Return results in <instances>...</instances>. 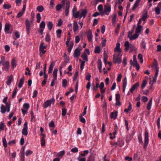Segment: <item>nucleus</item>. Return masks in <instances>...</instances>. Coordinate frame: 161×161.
I'll return each mask as SVG.
<instances>
[{"label":"nucleus","mask_w":161,"mask_h":161,"mask_svg":"<svg viewBox=\"0 0 161 161\" xmlns=\"http://www.w3.org/2000/svg\"><path fill=\"white\" fill-rule=\"evenodd\" d=\"M55 99L54 98H52L51 99L47 100L43 105V107L44 108H47L48 107H50L52 104L54 103Z\"/></svg>","instance_id":"f03ea898"},{"label":"nucleus","mask_w":161,"mask_h":161,"mask_svg":"<svg viewBox=\"0 0 161 161\" xmlns=\"http://www.w3.org/2000/svg\"><path fill=\"white\" fill-rule=\"evenodd\" d=\"M47 27L49 30L50 31L52 29L53 26V24L51 21H49L47 24Z\"/></svg>","instance_id":"412c9836"},{"label":"nucleus","mask_w":161,"mask_h":161,"mask_svg":"<svg viewBox=\"0 0 161 161\" xmlns=\"http://www.w3.org/2000/svg\"><path fill=\"white\" fill-rule=\"evenodd\" d=\"M13 80V75H11L9 77L8 80L7 81L6 84L8 85H9L11 84L12 81Z\"/></svg>","instance_id":"6ab92c4d"},{"label":"nucleus","mask_w":161,"mask_h":161,"mask_svg":"<svg viewBox=\"0 0 161 161\" xmlns=\"http://www.w3.org/2000/svg\"><path fill=\"white\" fill-rule=\"evenodd\" d=\"M72 13L75 18H79L80 19H81L80 18V13L79 11L77 12V11H72Z\"/></svg>","instance_id":"ddd939ff"},{"label":"nucleus","mask_w":161,"mask_h":161,"mask_svg":"<svg viewBox=\"0 0 161 161\" xmlns=\"http://www.w3.org/2000/svg\"><path fill=\"white\" fill-rule=\"evenodd\" d=\"M27 123L26 122H25L23 128L22 129V134L25 136H26L28 134V126Z\"/></svg>","instance_id":"0eeeda50"},{"label":"nucleus","mask_w":161,"mask_h":161,"mask_svg":"<svg viewBox=\"0 0 161 161\" xmlns=\"http://www.w3.org/2000/svg\"><path fill=\"white\" fill-rule=\"evenodd\" d=\"M124 120L125 122V125L126 127V130L127 131H128L129 130L128 121L127 120L125 119H124Z\"/></svg>","instance_id":"8fccbe9b"},{"label":"nucleus","mask_w":161,"mask_h":161,"mask_svg":"<svg viewBox=\"0 0 161 161\" xmlns=\"http://www.w3.org/2000/svg\"><path fill=\"white\" fill-rule=\"evenodd\" d=\"M111 8L110 5L108 4H107L105 6L104 9V10H110Z\"/></svg>","instance_id":"c03bdc74"},{"label":"nucleus","mask_w":161,"mask_h":161,"mask_svg":"<svg viewBox=\"0 0 161 161\" xmlns=\"http://www.w3.org/2000/svg\"><path fill=\"white\" fill-rule=\"evenodd\" d=\"M148 133L147 131H146L145 134V140L144 141V145L143 146L144 148H146L147 147L148 143Z\"/></svg>","instance_id":"39448f33"},{"label":"nucleus","mask_w":161,"mask_h":161,"mask_svg":"<svg viewBox=\"0 0 161 161\" xmlns=\"http://www.w3.org/2000/svg\"><path fill=\"white\" fill-rule=\"evenodd\" d=\"M62 116H64L65 115L66 113L67 109L66 108H62Z\"/></svg>","instance_id":"de8ad7c7"},{"label":"nucleus","mask_w":161,"mask_h":161,"mask_svg":"<svg viewBox=\"0 0 161 161\" xmlns=\"http://www.w3.org/2000/svg\"><path fill=\"white\" fill-rule=\"evenodd\" d=\"M3 145L4 147H7V143L6 139L5 138H3Z\"/></svg>","instance_id":"3c124183"},{"label":"nucleus","mask_w":161,"mask_h":161,"mask_svg":"<svg viewBox=\"0 0 161 161\" xmlns=\"http://www.w3.org/2000/svg\"><path fill=\"white\" fill-rule=\"evenodd\" d=\"M67 85V80L66 79H64L62 81V86L64 87H66Z\"/></svg>","instance_id":"79ce46f5"},{"label":"nucleus","mask_w":161,"mask_h":161,"mask_svg":"<svg viewBox=\"0 0 161 161\" xmlns=\"http://www.w3.org/2000/svg\"><path fill=\"white\" fill-rule=\"evenodd\" d=\"M152 102V98H151L149 100L147 107V108L148 110H149L150 109L151 107V105Z\"/></svg>","instance_id":"cd10ccee"},{"label":"nucleus","mask_w":161,"mask_h":161,"mask_svg":"<svg viewBox=\"0 0 161 161\" xmlns=\"http://www.w3.org/2000/svg\"><path fill=\"white\" fill-rule=\"evenodd\" d=\"M65 153V151L64 150L62 151L59 152L57 154V156L58 157V158L61 157L63 155H64Z\"/></svg>","instance_id":"c85d7f7f"},{"label":"nucleus","mask_w":161,"mask_h":161,"mask_svg":"<svg viewBox=\"0 0 161 161\" xmlns=\"http://www.w3.org/2000/svg\"><path fill=\"white\" fill-rule=\"evenodd\" d=\"M58 71L57 69L55 68L54 69L53 73V79L57 80Z\"/></svg>","instance_id":"a211bd4d"},{"label":"nucleus","mask_w":161,"mask_h":161,"mask_svg":"<svg viewBox=\"0 0 161 161\" xmlns=\"http://www.w3.org/2000/svg\"><path fill=\"white\" fill-rule=\"evenodd\" d=\"M120 44L118 42L116 44V46L114 50L115 52H118L119 53L122 52L121 49L120 48Z\"/></svg>","instance_id":"4468645a"},{"label":"nucleus","mask_w":161,"mask_h":161,"mask_svg":"<svg viewBox=\"0 0 161 161\" xmlns=\"http://www.w3.org/2000/svg\"><path fill=\"white\" fill-rule=\"evenodd\" d=\"M45 23L44 21H42L40 25V27L41 29H44L45 27Z\"/></svg>","instance_id":"c9c22d12"},{"label":"nucleus","mask_w":161,"mask_h":161,"mask_svg":"<svg viewBox=\"0 0 161 161\" xmlns=\"http://www.w3.org/2000/svg\"><path fill=\"white\" fill-rule=\"evenodd\" d=\"M17 87H15L14 88V91L13 92V93H12V97L13 98H14L15 97V96L16 95L17 91Z\"/></svg>","instance_id":"2f4dec72"},{"label":"nucleus","mask_w":161,"mask_h":161,"mask_svg":"<svg viewBox=\"0 0 161 161\" xmlns=\"http://www.w3.org/2000/svg\"><path fill=\"white\" fill-rule=\"evenodd\" d=\"M50 38L49 34L48 32L46 35L45 37V41L47 42H49L50 41Z\"/></svg>","instance_id":"72a5a7b5"},{"label":"nucleus","mask_w":161,"mask_h":161,"mask_svg":"<svg viewBox=\"0 0 161 161\" xmlns=\"http://www.w3.org/2000/svg\"><path fill=\"white\" fill-rule=\"evenodd\" d=\"M158 64L156 61L155 62L153 65V68L155 69V70L158 69Z\"/></svg>","instance_id":"e2e57ef3"},{"label":"nucleus","mask_w":161,"mask_h":161,"mask_svg":"<svg viewBox=\"0 0 161 161\" xmlns=\"http://www.w3.org/2000/svg\"><path fill=\"white\" fill-rule=\"evenodd\" d=\"M23 107L24 108L28 109L29 108L30 106L28 103H25L23 104Z\"/></svg>","instance_id":"69168bd1"},{"label":"nucleus","mask_w":161,"mask_h":161,"mask_svg":"<svg viewBox=\"0 0 161 161\" xmlns=\"http://www.w3.org/2000/svg\"><path fill=\"white\" fill-rule=\"evenodd\" d=\"M33 153V152L30 150H27L25 153V155L27 156L28 155H31Z\"/></svg>","instance_id":"680f3d73"},{"label":"nucleus","mask_w":161,"mask_h":161,"mask_svg":"<svg viewBox=\"0 0 161 161\" xmlns=\"http://www.w3.org/2000/svg\"><path fill=\"white\" fill-rule=\"evenodd\" d=\"M41 145L42 146H44L45 144V138H41Z\"/></svg>","instance_id":"6e6d98bb"},{"label":"nucleus","mask_w":161,"mask_h":161,"mask_svg":"<svg viewBox=\"0 0 161 161\" xmlns=\"http://www.w3.org/2000/svg\"><path fill=\"white\" fill-rule=\"evenodd\" d=\"M78 29V25L77 22L76 21L74 22L73 24V31L74 32H76Z\"/></svg>","instance_id":"f3484780"},{"label":"nucleus","mask_w":161,"mask_h":161,"mask_svg":"<svg viewBox=\"0 0 161 161\" xmlns=\"http://www.w3.org/2000/svg\"><path fill=\"white\" fill-rule=\"evenodd\" d=\"M140 1V0H137L135 3L132 9H135L138 6H139V3Z\"/></svg>","instance_id":"c756f323"},{"label":"nucleus","mask_w":161,"mask_h":161,"mask_svg":"<svg viewBox=\"0 0 161 161\" xmlns=\"http://www.w3.org/2000/svg\"><path fill=\"white\" fill-rule=\"evenodd\" d=\"M11 64L13 69L16 66V61L14 59H13L11 61Z\"/></svg>","instance_id":"b1692460"},{"label":"nucleus","mask_w":161,"mask_h":161,"mask_svg":"<svg viewBox=\"0 0 161 161\" xmlns=\"http://www.w3.org/2000/svg\"><path fill=\"white\" fill-rule=\"evenodd\" d=\"M142 26H137L136 29L135 34L131 35V40L137 38L142 30Z\"/></svg>","instance_id":"f257e3e1"},{"label":"nucleus","mask_w":161,"mask_h":161,"mask_svg":"<svg viewBox=\"0 0 161 161\" xmlns=\"http://www.w3.org/2000/svg\"><path fill=\"white\" fill-rule=\"evenodd\" d=\"M81 57L83 60H85L86 62L88 61L87 56L86 53H83L81 55Z\"/></svg>","instance_id":"a878e982"},{"label":"nucleus","mask_w":161,"mask_h":161,"mask_svg":"<svg viewBox=\"0 0 161 161\" xmlns=\"http://www.w3.org/2000/svg\"><path fill=\"white\" fill-rule=\"evenodd\" d=\"M133 61L132 64V65L135 67H136L137 70H139L140 69V65L139 64L137 63L136 57L135 55H134L133 56Z\"/></svg>","instance_id":"20e7f679"},{"label":"nucleus","mask_w":161,"mask_h":161,"mask_svg":"<svg viewBox=\"0 0 161 161\" xmlns=\"http://www.w3.org/2000/svg\"><path fill=\"white\" fill-rule=\"evenodd\" d=\"M73 43L72 42L70 43V45H69V46H68V51L69 53H70L71 52V50L73 47Z\"/></svg>","instance_id":"7c9ffc66"},{"label":"nucleus","mask_w":161,"mask_h":161,"mask_svg":"<svg viewBox=\"0 0 161 161\" xmlns=\"http://www.w3.org/2000/svg\"><path fill=\"white\" fill-rule=\"evenodd\" d=\"M54 65H55V62L54 61L52 62L49 66V69H52L53 70Z\"/></svg>","instance_id":"5fc2aeb1"},{"label":"nucleus","mask_w":161,"mask_h":161,"mask_svg":"<svg viewBox=\"0 0 161 161\" xmlns=\"http://www.w3.org/2000/svg\"><path fill=\"white\" fill-rule=\"evenodd\" d=\"M3 7L4 9H9L11 8V6L10 4H5L3 5Z\"/></svg>","instance_id":"a19ab883"},{"label":"nucleus","mask_w":161,"mask_h":161,"mask_svg":"<svg viewBox=\"0 0 161 161\" xmlns=\"http://www.w3.org/2000/svg\"><path fill=\"white\" fill-rule=\"evenodd\" d=\"M148 17V16L147 15V12H146L145 13L142 14L141 18L139 19L138 22L137 26H141L140 24L142 20L144 21L143 24H144L146 23V19Z\"/></svg>","instance_id":"7ed1b4c3"},{"label":"nucleus","mask_w":161,"mask_h":161,"mask_svg":"<svg viewBox=\"0 0 161 161\" xmlns=\"http://www.w3.org/2000/svg\"><path fill=\"white\" fill-rule=\"evenodd\" d=\"M2 65L3 66V67H2L3 70H4L6 71H8L10 67V64L9 62L6 61L5 62L4 64H3Z\"/></svg>","instance_id":"6e6552de"},{"label":"nucleus","mask_w":161,"mask_h":161,"mask_svg":"<svg viewBox=\"0 0 161 161\" xmlns=\"http://www.w3.org/2000/svg\"><path fill=\"white\" fill-rule=\"evenodd\" d=\"M100 48L99 47H96L94 50V52L95 53H98L100 52Z\"/></svg>","instance_id":"603ef678"},{"label":"nucleus","mask_w":161,"mask_h":161,"mask_svg":"<svg viewBox=\"0 0 161 161\" xmlns=\"http://www.w3.org/2000/svg\"><path fill=\"white\" fill-rule=\"evenodd\" d=\"M5 57L4 56H3L1 57V61H0V64H4L5 63Z\"/></svg>","instance_id":"052dcab7"},{"label":"nucleus","mask_w":161,"mask_h":161,"mask_svg":"<svg viewBox=\"0 0 161 161\" xmlns=\"http://www.w3.org/2000/svg\"><path fill=\"white\" fill-rule=\"evenodd\" d=\"M97 67L98 69H102V63L100 59H98L97 60Z\"/></svg>","instance_id":"4c0bfd02"},{"label":"nucleus","mask_w":161,"mask_h":161,"mask_svg":"<svg viewBox=\"0 0 161 161\" xmlns=\"http://www.w3.org/2000/svg\"><path fill=\"white\" fill-rule=\"evenodd\" d=\"M125 51H128L130 47V43L128 41L125 42Z\"/></svg>","instance_id":"393cba45"},{"label":"nucleus","mask_w":161,"mask_h":161,"mask_svg":"<svg viewBox=\"0 0 161 161\" xmlns=\"http://www.w3.org/2000/svg\"><path fill=\"white\" fill-rule=\"evenodd\" d=\"M131 110V103L129 102V104L128 106V108H125L124 110V112L127 113H128L129 111Z\"/></svg>","instance_id":"58836bf2"},{"label":"nucleus","mask_w":161,"mask_h":161,"mask_svg":"<svg viewBox=\"0 0 161 161\" xmlns=\"http://www.w3.org/2000/svg\"><path fill=\"white\" fill-rule=\"evenodd\" d=\"M1 112L2 114H4L6 111V107H5L3 104L2 105L0 108Z\"/></svg>","instance_id":"5701e85b"},{"label":"nucleus","mask_w":161,"mask_h":161,"mask_svg":"<svg viewBox=\"0 0 161 161\" xmlns=\"http://www.w3.org/2000/svg\"><path fill=\"white\" fill-rule=\"evenodd\" d=\"M80 121L83 123H85L86 120L85 119L82 117V116H80L79 117Z\"/></svg>","instance_id":"09e8293b"},{"label":"nucleus","mask_w":161,"mask_h":161,"mask_svg":"<svg viewBox=\"0 0 161 161\" xmlns=\"http://www.w3.org/2000/svg\"><path fill=\"white\" fill-rule=\"evenodd\" d=\"M38 94V92L36 90H34L33 92V95L32 96V97L34 98L37 97Z\"/></svg>","instance_id":"0e129e2a"},{"label":"nucleus","mask_w":161,"mask_h":161,"mask_svg":"<svg viewBox=\"0 0 161 161\" xmlns=\"http://www.w3.org/2000/svg\"><path fill=\"white\" fill-rule=\"evenodd\" d=\"M25 80V78L24 77H22L20 80V82L18 85V86L19 88H21L23 86L24 81Z\"/></svg>","instance_id":"4be33fe9"},{"label":"nucleus","mask_w":161,"mask_h":161,"mask_svg":"<svg viewBox=\"0 0 161 161\" xmlns=\"http://www.w3.org/2000/svg\"><path fill=\"white\" fill-rule=\"evenodd\" d=\"M110 11H100V14L103 16L105 14L108 15Z\"/></svg>","instance_id":"bb28decb"},{"label":"nucleus","mask_w":161,"mask_h":161,"mask_svg":"<svg viewBox=\"0 0 161 161\" xmlns=\"http://www.w3.org/2000/svg\"><path fill=\"white\" fill-rule=\"evenodd\" d=\"M36 17L37 18V22L39 23L40 21L41 17L40 14L39 13H38L36 15Z\"/></svg>","instance_id":"bf43d9fd"},{"label":"nucleus","mask_w":161,"mask_h":161,"mask_svg":"<svg viewBox=\"0 0 161 161\" xmlns=\"http://www.w3.org/2000/svg\"><path fill=\"white\" fill-rule=\"evenodd\" d=\"M91 77V75L89 73H88L87 75L86 76V80H88L90 81Z\"/></svg>","instance_id":"338daca9"},{"label":"nucleus","mask_w":161,"mask_h":161,"mask_svg":"<svg viewBox=\"0 0 161 161\" xmlns=\"http://www.w3.org/2000/svg\"><path fill=\"white\" fill-rule=\"evenodd\" d=\"M77 160H78L79 161H86V158H81L80 156H79L78 157Z\"/></svg>","instance_id":"4d7b16f0"},{"label":"nucleus","mask_w":161,"mask_h":161,"mask_svg":"<svg viewBox=\"0 0 161 161\" xmlns=\"http://www.w3.org/2000/svg\"><path fill=\"white\" fill-rule=\"evenodd\" d=\"M10 28V25L6 23L5 26L4 31L6 33H8V31H9Z\"/></svg>","instance_id":"aec40b11"},{"label":"nucleus","mask_w":161,"mask_h":161,"mask_svg":"<svg viewBox=\"0 0 161 161\" xmlns=\"http://www.w3.org/2000/svg\"><path fill=\"white\" fill-rule=\"evenodd\" d=\"M139 85V84L138 82H136L135 84L133 85L131 87V93L132 92L136 90Z\"/></svg>","instance_id":"2eb2a0df"},{"label":"nucleus","mask_w":161,"mask_h":161,"mask_svg":"<svg viewBox=\"0 0 161 161\" xmlns=\"http://www.w3.org/2000/svg\"><path fill=\"white\" fill-rule=\"evenodd\" d=\"M117 111H114L112 112L110 114V118L111 119H115L117 117Z\"/></svg>","instance_id":"dca6fc26"},{"label":"nucleus","mask_w":161,"mask_h":161,"mask_svg":"<svg viewBox=\"0 0 161 161\" xmlns=\"http://www.w3.org/2000/svg\"><path fill=\"white\" fill-rule=\"evenodd\" d=\"M114 62L115 64L118 63L119 64L121 62V59L120 58L114 55L113 56Z\"/></svg>","instance_id":"1a4fd4ad"},{"label":"nucleus","mask_w":161,"mask_h":161,"mask_svg":"<svg viewBox=\"0 0 161 161\" xmlns=\"http://www.w3.org/2000/svg\"><path fill=\"white\" fill-rule=\"evenodd\" d=\"M44 49L39 48L40 55L42 57V55L44 54L46 52V50H44Z\"/></svg>","instance_id":"473e14b6"},{"label":"nucleus","mask_w":161,"mask_h":161,"mask_svg":"<svg viewBox=\"0 0 161 161\" xmlns=\"http://www.w3.org/2000/svg\"><path fill=\"white\" fill-rule=\"evenodd\" d=\"M25 11H21L19 12L18 14L17 17L18 18L21 17L24 14Z\"/></svg>","instance_id":"864d4df0"},{"label":"nucleus","mask_w":161,"mask_h":161,"mask_svg":"<svg viewBox=\"0 0 161 161\" xmlns=\"http://www.w3.org/2000/svg\"><path fill=\"white\" fill-rule=\"evenodd\" d=\"M62 4L63 6L65 7V10H69V8L70 3L69 1H67L65 3V1L63 0L62 2Z\"/></svg>","instance_id":"9d476101"},{"label":"nucleus","mask_w":161,"mask_h":161,"mask_svg":"<svg viewBox=\"0 0 161 161\" xmlns=\"http://www.w3.org/2000/svg\"><path fill=\"white\" fill-rule=\"evenodd\" d=\"M25 24L26 27V31L27 34L29 35L30 34V31L31 30V22L28 19H27L26 20Z\"/></svg>","instance_id":"423d86ee"},{"label":"nucleus","mask_w":161,"mask_h":161,"mask_svg":"<svg viewBox=\"0 0 161 161\" xmlns=\"http://www.w3.org/2000/svg\"><path fill=\"white\" fill-rule=\"evenodd\" d=\"M138 59H139L140 62L141 63H142L143 62V57L141 54H139L138 56Z\"/></svg>","instance_id":"a18cd8bd"},{"label":"nucleus","mask_w":161,"mask_h":161,"mask_svg":"<svg viewBox=\"0 0 161 161\" xmlns=\"http://www.w3.org/2000/svg\"><path fill=\"white\" fill-rule=\"evenodd\" d=\"M87 13V11H82L80 13V18H81L82 17H83L84 18L85 17Z\"/></svg>","instance_id":"37998d69"},{"label":"nucleus","mask_w":161,"mask_h":161,"mask_svg":"<svg viewBox=\"0 0 161 161\" xmlns=\"http://www.w3.org/2000/svg\"><path fill=\"white\" fill-rule=\"evenodd\" d=\"M6 126L2 122L0 123V129L1 130H3L4 129V127Z\"/></svg>","instance_id":"ea45409f"},{"label":"nucleus","mask_w":161,"mask_h":161,"mask_svg":"<svg viewBox=\"0 0 161 161\" xmlns=\"http://www.w3.org/2000/svg\"><path fill=\"white\" fill-rule=\"evenodd\" d=\"M124 0H118L116 1L115 3L114 8L117 7L118 5H120L121 3ZM115 9H116L115 8Z\"/></svg>","instance_id":"f704fd0d"},{"label":"nucleus","mask_w":161,"mask_h":161,"mask_svg":"<svg viewBox=\"0 0 161 161\" xmlns=\"http://www.w3.org/2000/svg\"><path fill=\"white\" fill-rule=\"evenodd\" d=\"M87 36L88 41L90 42H92V32L91 30H89L88 31L87 34Z\"/></svg>","instance_id":"f8f14e48"},{"label":"nucleus","mask_w":161,"mask_h":161,"mask_svg":"<svg viewBox=\"0 0 161 161\" xmlns=\"http://www.w3.org/2000/svg\"><path fill=\"white\" fill-rule=\"evenodd\" d=\"M161 9V2H160L158 6L156 8L155 10H160Z\"/></svg>","instance_id":"774afa93"},{"label":"nucleus","mask_w":161,"mask_h":161,"mask_svg":"<svg viewBox=\"0 0 161 161\" xmlns=\"http://www.w3.org/2000/svg\"><path fill=\"white\" fill-rule=\"evenodd\" d=\"M82 50V49L80 48V49L79 48H76L75 50L73 55L74 57L77 58L79 57L80 54V51Z\"/></svg>","instance_id":"9b49d317"},{"label":"nucleus","mask_w":161,"mask_h":161,"mask_svg":"<svg viewBox=\"0 0 161 161\" xmlns=\"http://www.w3.org/2000/svg\"><path fill=\"white\" fill-rule=\"evenodd\" d=\"M141 45L144 49L146 48V43L145 42L144 39H143L141 43Z\"/></svg>","instance_id":"e433bc0d"},{"label":"nucleus","mask_w":161,"mask_h":161,"mask_svg":"<svg viewBox=\"0 0 161 161\" xmlns=\"http://www.w3.org/2000/svg\"><path fill=\"white\" fill-rule=\"evenodd\" d=\"M147 84V80H143L142 82V86H141V87L142 89H143V88H144L145 87Z\"/></svg>","instance_id":"49530a36"},{"label":"nucleus","mask_w":161,"mask_h":161,"mask_svg":"<svg viewBox=\"0 0 161 161\" xmlns=\"http://www.w3.org/2000/svg\"><path fill=\"white\" fill-rule=\"evenodd\" d=\"M134 159L136 160H139L140 159V157L138 156L137 154H134Z\"/></svg>","instance_id":"13d9d810"}]
</instances>
